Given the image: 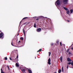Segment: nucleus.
Segmentation results:
<instances>
[{"mask_svg":"<svg viewBox=\"0 0 73 73\" xmlns=\"http://www.w3.org/2000/svg\"><path fill=\"white\" fill-rule=\"evenodd\" d=\"M68 0H63V3L64 4H67L68 3ZM61 1L60 0H58L55 2V5L56 7H58V5H60V2Z\"/></svg>","mask_w":73,"mask_h":73,"instance_id":"nucleus-1","label":"nucleus"},{"mask_svg":"<svg viewBox=\"0 0 73 73\" xmlns=\"http://www.w3.org/2000/svg\"><path fill=\"white\" fill-rule=\"evenodd\" d=\"M3 36H4V33H3V32H1V33H0V38H3Z\"/></svg>","mask_w":73,"mask_h":73,"instance_id":"nucleus-2","label":"nucleus"},{"mask_svg":"<svg viewBox=\"0 0 73 73\" xmlns=\"http://www.w3.org/2000/svg\"><path fill=\"white\" fill-rule=\"evenodd\" d=\"M18 58H19V56H18V55H17V56L16 58H15V59L14 60V62H16V61H19Z\"/></svg>","mask_w":73,"mask_h":73,"instance_id":"nucleus-3","label":"nucleus"},{"mask_svg":"<svg viewBox=\"0 0 73 73\" xmlns=\"http://www.w3.org/2000/svg\"><path fill=\"white\" fill-rule=\"evenodd\" d=\"M48 64L49 65H50L51 63H50V58H49L48 60Z\"/></svg>","mask_w":73,"mask_h":73,"instance_id":"nucleus-4","label":"nucleus"},{"mask_svg":"<svg viewBox=\"0 0 73 73\" xmlns=\"http://www.w3.org/2000/svg\"><path fill=\"white\" fill-rule=\"evenodd\" d=\"M36 31L38 32H40V31H41V29L40 28L37 29Z\"/></svg>","mask_w":73,"mask_h":73,"instance_id":"nucleus-5","label":"nucleus"},{"mask_svg":"<svg viewBox=\"0 0 73 73\" xmlns=\"http://www.w3.org/2000/svg\"><path fill=\"white\" fill-rule=\"evenodd\" d=\"M33 18H34V19H35L36 20H39V19H38V17H33Z\"/></svg>","mask_w":73,"mask_h":73,"instance_id":"nucleus-6","label":"nucleus"},{"mask_svg":"<svg viewBox=\"0 0 73 73\" xmlns=\"http://www.w3.org/2000/svg\"><path fill=\"white\" fill-rule=\"evenodd\" d=\"M67 61H68V62H70L72 60H71L69 58H67Z\"/></svg>","mask_w":73,"mask_h":73,"instance_id":"nucleus-7","label":"nucleus"},{"mask_svg":"<svg viewBox=\"0 0 73 73\" xmlns=\"http://www.w3.org/2000/svg\"><path fill=\"white\" fill-rule=\"evenodd\" d=\"M15 65L16 66V67H17V68H19V64L17 63H16V64Z\"/></svg>","mask_w":73,"mask_h":73,"instance_id":"nucleus-8","label":"nucleus"},{"mask_svg":"<svg viewBox=\"0 0 73 73\" xmlns=\"http://www.w3.org/2000/svg\"><path fill=\"white\" fill-rule=\"evenodd\" d=\"M22 71L23 73H24V72H25V69H23L22 70Z\"/></svg>","mask_w":73,"mask_h":73,"instance_id":"nucleus-9","label":"nucleus"},{"mask_svg":"<svg viewBox=\"0 0 73 73\" xmlns=\"http://www.w3.org/2000/svg\"><path fill=\"white\" fill-rule=\"evenodd\" d=\"M28 71L29 73H32V70H29Z\"/></svg>","mask_w":73,"mask_h":73,"instance_id":"nucleus-10","label":"nucleus"},{"mask_svg":"<svg viewBox=\"0 0 73 73\" xmlns=\"http://www.w3.org/2000/svg\"><path fill=\"white\" fill-rule=\"evenodd\" d=\"M20 39L21 40H22L23 41L24 40V38H23V37H21Z\"/></svg>","mask_w":73,"mask_h":73,"instance_id":"nucleus-11","label":"nucleus"},{"mask_svg":"<svg viewBox=\"0 0 73 73\" xmlns=\"http://www.w3.org/2000/svg\"><path fill=\"white\" fill-rule=\"evenodd\" d=\"M58 72L59 73H61V69H60L58 70Z\"/></svg>","mask_w":73,"mask_h":73,"instance_id":"nucleus-12","label":"nucleus"},{"mask_svg":"<svg viewBox=\"0 0 73 73\" xmlns=\"http://www.w3.org/2000/svg\"><path fill=\"white\" fill-rule=\"evenodd\" d=\"M27 17H25L24 18H23V19L20 22V23H21V21H22L23 20H24V19H27Z\"/></svg>","mask_w":73,"mask_h":73,"instance_id":"nucleus-13","label":"nucleus"},{"mask_svg":"<svg viewBox=\"0 0 73 73\" xmlns=\"http://www.w3.org/2000/svg\"><path fill=\"white\" fill-rule=\"evenodd\" d=\"M63 8L65 9V10H66V11H67V10H68V9L66 8L65 7H64Z\"/></svg>","mask_w":73,"mask_h":73,"instance_id":"nucleus-14","label":"nucleus"},{"mask_svg":"<svg viewBox=\"0 0 73 73\" xmlns=\"http://www.w3.org/2000/svg\"><path fill=\"white\" fill-rule=\"evenodd\" d=\"M62 72H64V69L63 67H62Z\"/></svg>","mask_w":73,"mask_h":73,"instance_id":"nucleus-15","label":"nucleus"},{"mask_svg":"<svg viewBox=\"0 0 73 73\" xmlns=\"http://www.w3.org/2000/svg\"><path fill=\"white\" fill-rule=\"evenodd\" d=\"M70 12L71 13H73V10L71 9L70 10Z\"/></svg>","mask_w":73,"mask_h":73,"instance_id":"nucleus-16","label":"nucleus"},{"mask_svg":"<svg viewBox=\"0 0 73 73\" xmlns=\"http://www.w3.org/2000/svg\"><path fill=\"white\" fill-rule=\"evenodd\" d=\"M70 12V11H67V14H69V12Z\"/></svg>","mask_w":73,"mask_h":73,"instance_id":"nucleus-17","label":"nucleus"},{"mask_svg":"<svg viewBox=\"0 0 73 73\" xmlns=\"http://www.w3.org/2000/svg\"><path fill=\"white\" fill-rule=\"evenodd\" d=\"M23 33L24 34V35H25V31H24V29H23Z\"/></svg>","mask_w":73,"mask_h":73,"instance_id":"nucleus-18","label":"nucleus"},{"mask_svg":"<svg viewBox=\"0 0 73 73\" xmlns=\"http://www.w3.org/2000/svg\"><path fill=\"white\" fill-rule=\"evenodd\" d=\"M48 54L49 56H50V54H51V53H50V52H49Z\"/></svg>","mask_w":73,"mask_h":73,"instance_id":"nucleus-19","label":"nucleus"},{"mask_svg":"<svg viewBox=\"0 0 73 73\" xmlns=\"http://www.w3.org/2000/svg\"><path fill=\"white\" fill-rule=\"evenodd\" d=\"M40 51H41V49H40L39 50L37 51V52H39Z\"/></svg>","mask_w":73,"mask_h":73,"instance_id":"nucleus-20","label":"nucleus"},{"mask_svg":"<svg viewBox=\"0 0 73 73\" xmlns=\"http://www.w3.org/2000/svg\"><path fill=\"white\" fill-rule=\"evenodd\" d=\"M34 27H35V28H36V24H34Z\"/></svg>","mask_w":73,"mask_h":73,"instance_id":"nucleus-21","label":"nucleus"},{"mask_svg":"<svg viewBox=\"0 0 73 73\" xmlns=\"http://www.w3.org/2000/svg\"><path fill=\"white\" fill-rule=\"evenodd\" d=\"M53 45H54V43H51V46H53Z\"/></svg>","mask_w":73,"mask_h":73,"instance_id":"nucleus-22","label":"nucleus"},{"mask_svg":"<svg viewBox=\"0 0 73 73\" xmlns=\"http://www.w3.org/2000/svg\"><path fill=\"white\" fill-rule=\"evenodd\" d=\"M71 65H72V66H73V61L71 63Z\"/></svg>","mask_w":73,"mask_h":73,"instance_id":"nucleus-23","label":"nucleus"},{"mask_svg":"<svg viewBox=\"0 0 73 73\" xmlns=\"http://www.w3.org/2000/svg\"><path fill=\"white\" fill-rule=\"evenodd\" d=\"M71 63L70 62H69L68 63V65H70V64H71Z\"/></svg>","mask_w":73,"mask_h":73,"instance_id":"nucleus-24","label":"nucleus"},{"mask_svg":"<svg viewBox=\"0 0 73 73\" xmlns=\"http://www.w3.org/2000/svg\"><path fill=\"white\" fill-rule=\"evenodd\" d=\"M5 60H7V57H5Z\"/></svg>","mask_w":73,"mask_h":73,"instance_id":"nucleus-25","label":"nucleus"},{"mask_svg":"<svg viewBox=\"0 0 73 73\" xmlns=\"http://www.w3.org/2000/svg\"><path fill=\"white\" fill-rule=\"evenodd\" d=\"M7 68L9 70V66H7Z\"/></svg>","mask_w":73,"mask_h":73,"instance_id":"nucleus-26","label":"nucleus"},{"mask_svg":"<svg viewBox=\"0 0 73 73\" xmlns=\"http://www.w3.org/2000/svg\"><path fill=\"white\" fill-rule=\"evenodd\" d=\"M62 56H61L60 58V60H62Z\"/></svg>","mask_w":73,"mask_h":73,"instance_id":"nucleus-27","label":"nucleus"},{"mask_svg":"<svg viewBox=\"0 0 73 73\" xmlns=\"http://www.w3.org/2000/svg\"><path fill=\"white\" fill-rule=\"evenodd\" d=\"M9 59L10 60H11V61H12V60H13L11 58V57L9 58Z\"/></svg>","mask_w":73,"mask_h":73,"instance_id":"nucleus-28","label":"nucleus"},{"mask_svg":"<svg viewBox=\"0 0 73 73\" xmlns=\"http://www.w3.org/2000/svg\"><path fill=\"white\" fill-rule=\"evenodd\" d=\"M11 45L12 46H14V45L13 44V43L12 42H11Z\"/></svg>","mask_w":73,"mask_h":73,"instance_id":"nucleus-29","label":"nucleus"},{"mask_svg":"<svg viewBox=\"0 0 73 73\" xmlns=\"http://www.w3.org/2000/svg\"><path fill=\"white\" fill-rule=\"evenodd\" d=\"M59 41L58 40H57L56 42V43H58Z\"/></svg>","mask_w":73,"mask_h":73,"instance_id":"nucleus-30","label":"nucleus"},{"mask_svg":"<svg viewBox=\"0 0 73 73\" xmlns=\"http://www.w3.org/2000/svg\"><path fill=\"white\" fill-rule=\"evenodd\" d=\"M1 73H4V72H3V71H1Z\"/></svg>","mask_w":73,"mask_h":73,"instance_id":"nucleus-31","label":"nucleus"},{"mask_svg":"<svg viewBox=\"0 0 73 73\" xmlns=\"http://www.w3.org/2000/svg\"><path fill=\"white\" fill-rule=\"evenodd\" d=\"M61 44H62L61 42H60V44L61 46H62Z\"/></svg>","mask_w":73,"mask_h":73,"instance_id":"nucleus-32","label":"nucleus"},{"mask_svg":"<svg viewBox=\"0 0 73 73\" xmlns=\"http://www.w3.org/2000/svg\"><path fill=\"white\" fill-rule=\"evenodd\" d=\"M69 52V49H68L67 51V52Z\"/></svg>","mask_w":73,"mask_h":73,"instance_id":"nucleus-33","label":"nucleus"},{"mask_svg":"<svg viewBox=\"0 0 73 73\" xmlns=\"http://www.w3.org/2000/svg\"><path fill=\"white\" fill-rule=\"evenodd\" d=\"M1 72L2 71H3V70H2V68L1 69Z\"/></svg>","mask_w":73,"mask_h":73,"instance_id":"nucleus-34","label":"nucleus"},{"mask_svg":"<svg viewBox=\"0 0 73 73\" xmlns=\"http://www.w3.org/2000/svg\"><path fill=\"white\" fill-rule=\"evenodd\" d=\"M60 61H61V62H62V59L61 60H60Z\"/></svg>","mask_w":73,"mask_h":73,"instance_id":"nucleus-35","label":"nucleus"},{"mask_svg":"<svg viewBox=\"0 0 73 73\" xmlns=\"http://www.w3.org/2000/svg\"><path fill=\"white\" fill-rule=\"evenodd\" d=\"M67 69H68V65L67 66Z\"/></svg>","mask_w":73,"mask_h":73,"instance_id":"nucleus-36","label":"nucleus"},{"mask_svg":"<svg viewBox=\"0 0 73 73\" xmlns=\"http://www.w3.org/2000/svg\"><path fill=\"white\" fill-rule=\"evenodd\" d=\"M69 54H71V52H69Z\"/></svg>","mask_w":73,"mask_h":73,"instance_id":"nucleus-37","label":"nucleus"},{"mask_svg":"<svg viewBox=\"0 0 73 73\" xmlns=\"http://www.w3.org/2000/svg\"><path fill=\"white\" fill-rule=\"evenodd\" d=\"M67 21H68V22H69V20H67Z\"/></svg>","mask_w":73,"mask_h":73,"instance_id":"nucleus-38","label":"nucleus"},{"mask_svg":"<svg viewBox=\"0 0 73 73\" xmlns=\"http://www.w3.org/2000/svg\"><path fill=\"white\" fill-rule=\"evenodd\" d=\"M72 50H73V48H71Z\"/></svg>","mask_w":73,"mask_h":73,"instance_id":"nucleus-39","label":"nucleus"},{"mask_svg":"<svg viewBox=\"0 0 73 73\" xmlns=\"http://www.w3.org/2000/svg\"><path fill=\"white\" fill-rule=\"evenodd\" d=\"M20 42V41L19 40V42Z\"/></svg>","mask_w":73,"mask_h":73,"instance_id":"nucleus-40","label":"nucleus"},{"mask_svg":"<svg viewBox=\"0 0 73 73\" xmlns=\"http://www.w3.org/2000/svg\"><path fill=\"white\" fill-rule=\"evenodd\" d=\"M54 73H57L56 72H55Z\"/></svg>","mask_w":73,"mask_h":73,"instance_id":"nucleus-41","label":"nucleus"},{"mask_svg":"<svg viewBox=\"0 0 73 73\" xmlns=\"http://www.w3.org/2000/svg\"><path fill=\"white\" fill-rule=\"evenodd\" d=\"M17 36H19V33H18V34L17 35Z\"/></svg>","mask_w":73,"mask_h":73,"instance_id":"nucleus-42","label":"nucleus"},{"mask_svg":"<svg viewBox=\"0 0 73 73\" xmlns=\"http://www.w3.org/2000/svg\"><path fill=\"white\" fill-rule=\"evenodd\" d=\"M35 58H36V57Z\"/></svg>","mask_w":73,"mask_h":73,"instance_id":"nucleus-43","label":"nucleus"}]
</instances>
